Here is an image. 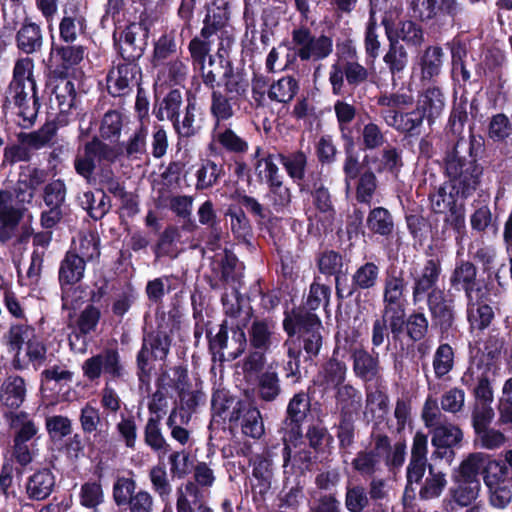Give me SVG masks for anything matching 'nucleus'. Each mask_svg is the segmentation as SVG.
Instances as JSON below:
<instances>
[{"instance_id": "423d86ee", "label": "nucleus", "mask_w": 512, "mask_h": 512, "mask_svg": "<svg viewBox=\"0 0 512 512\" xmlns=\"http://www.w3.org/2000/svg\"><path fill=\"white\" fill-rule=\"evenodd\" d=\"M24 184L23 176H19L13 192L0 189V244L8 243L15 236L24 217L25 209L18 205L30 204L35 197Z\"/></svg>"}, {"instance_id": "20e7f679", "label": "nucleus", "mask_w": 512, "mask_h": 512, "mask_svg": "<svg viewBox=\"0 0 512 512\" xmlns=\"http://www.w3.org/2000/svg\"><path fill=\"white\" fill-rule=\"evenodd\" d=\"M56 133V124L46 122L35 131L18 133L17 142H6L0 135V171L20 162H30L33 151L49 146Z\"/></svg>"}, {"instance_id": "f704fd0d", "label": "nucleus", "mask_w": 512, "mask_h": 512, "mask_svg": "<svg viewBox=\"0 0 512 512\" xmlns=\"http://www.w3.org/2000/svg\"><path fill=\"white\" fill-rule=\"evenodd\" d=\"M213 133L214 143H210L208 149L211 153L218 155L217 145L229 154L241 156L248 152V142L239 136L231 127L222 126Z\"/></svg>"}, {"instance_id": "0e129e2a", "label": "nucleus", "mask_w": 512, "mask_h": 512, "mask_svg": "<svg viewBox=\"0 0 512 512\" xmlns=\"http://www.w3.org/2000/svg\"><path fill=\"white\" fill-rule=\"evenodd\" d=\"M225 175L223 164H217L211 159L202 160V163L196 171V185L198 191H203L217 185Z\"/></svg>"}, {"instance_id": "c85d7f7f", "label": "nucleus", "mask_w": 512, "mask_h": 512, "mask_svg": "<svg viewBox=\"0 0 512 512\" xmlns=\"http://www.w3.org/2000/svg\"><path fill=\"white\" fill-rule=\"evenodd\" d=\"M425 117L420 112L419 108L415 107L410 110H390L387 116V124L394 128L405 137L417 138L422 133V127Z\"/></svg>"}, {"instance_id": "ddd939ff", "label": "nucleus", "mask_w": 512, "mask_h": 512, "mask_svg": "<svg viewBox=\"0 0 512 512\" xmlns=\"http://www.w3.org/2000/svg\"><path fill=\"white\" fill-rule=\"evenodd\" d=\"M171 343V336L166 331L157 329L144 334L141 348L136 355V374L141 383L150 380L152 371L150 359L165 360Z\"/></svg>"}, {"instance_id": "e433bc0d", "label": "nucleus", "mask_w": 512, "mask_h": 512, "mask_svg": "<svg viewBox=\"0 0 512 512\" xmlns=\"http://www.w3.org/2000/svg\"><path fill=\"white\" fill-rule=\"evenodd\" d=\"M64 16L59 23L60 43H74L80 34L85 33L87 21L76 5L64 9Z\"/></svg>"}, {"instance_id": "de8ad7c7", "label": "nucleus", "mask_w": 512, "mask_h": 512, "mask_svg": "<svg viewBox=\"0 0 512 512\" xmlns=\"http://www.w3.org/2000/svg\"><path fill=\"white\" fill-rule=\"evenodd\" d=\"M197 214L199 223L207 226L209 230L205 240L207 247L211 250L216 249L222 239V228L220 221L217 219L213 202L211 200L203 202L198 208Z\"/></svg>"}, {"instance_id": "cd10ccee", "label": "nucleus", "mask_w": 512, "mask_h": 512, "mask_svg": "<svg viewBox=\"0 0 512 512\" xmlns=\"http://www.w3.org/2000/svg\"><path fill=\"white\" fill-rule=\"evenodd\" d=\"M345 159L343 162V174L344 181L349 186L352 181H356V177L359 176L360 172L366 169H372V166L380 167L381 155L376 153L364 152L362 160H360V153L362 151L357 150V141H353V147L351 150L347 149V146L343 147Z\"/></svg>"}, {"instance_id": "a211bd4d", "label": "nucleus", "mask_w": 512, "mask_h": 512, "mask_svg": "<svg viewBox=\"0 0 512 512\" xmlns=\"http://www.w3.org/2000/svg\"><path fill=\"white\" fill-rule=\"evenodd\" d=\"M82 372L90 382L98 380L102 373L116 380L124 377L125 368L118 349L107 347L100 353L87 358L82 364Z\"/></svg>"}, {"instance_id": "473e14b6", "label": "nucleus", "mask_w": 512, "mask_h": 512, "mask_svg": "<svg viewBox=\"0 0 512 512\" xmlns=\"http://www.w3.org/2000/svg\"><path fill=\"white\" fill-rule=\"evenodd\" d=\"M251 161L257 183L267 185L278 178H283L277 165L278 153L264 151L261 146H256L251 154Z\"/></svg>"}, {"instance_id": "0eeeda50", "label": "nucleus", "mask_w": 512, "mask_h": 512, "mask_svg": "<svg viewBox=\"0 0 512 512\" xmlns=\"http://www.w3.org/2000/svg\"><path fill=\"white\" fill-rule=\"evenodd\" d=\"M153 25L151 15L144 9L137 20L128 21L120 30L113 31L114 46L123 60L138 61L144 55Z\"/></svg>"}, {"instance_id": "13d9d810", "label": "nucleus", "mask_w": 512, "mask_h": 512, "mask_svg": "<svg viewBox=\"0 0 512 512\" xmlns=\"http://www.w3.org/2000/svg\"><path fill=\"white\" fill-rule=\"evenodd\" d=\"M357 141V150L362 152H373L380 149L387 142L382 128L375 122L364 124L362 129L355 135Z\"/></svg>"}, {"instance_id": "f3484780", "label": "nucleus", "mask_w": 512, "mask_h": 512, "mask_svg": "<svg viewBox=\"0 0 512 512\" xmlns=\"http://www.w3.org/2000/svg\"><path fill=\"white\" fill-rule=\"evenodd\" d=\"M450 287L456 292H463L465 300L492 289L490 281L478 278V269L470 260L456 259L449 276Z\"/></svg>"}, {"instance_id": "3c124183", "label": "nucleus", "mask_w": 512, "mask_h": 512, "mask_svg": "<svg viewBox=\"0 0 512 512\" xmlns=\"http://www.w3.org/2000/svg\"><path fill=\"white\" fill-rule=\"evenodd\" d=\"M182 281L178 275L169 274L148 280L145 286L147 300L152 305H161L166 293L177 290Z\"/></svg>"}, {"instance_id": "7ed1b4c3", "label": "nucleus", "mask_w": 512, "mask_h": 512, "mask_svg": "<svg viewBox=\"0 0 512 512\" xmlns=\"http://www.w3.org/2000/svg\"><path fill=\"white\" fill-rule=\"evenodd\" d=\"M7 92L19 109L18 115L22 118L21 126L31 127L36 121L41 106L31 60L21 59L15 63Z\"/></svg>"}, {"instance_id": "f257e3e1", "label": "nucleus", "mask_w": 512, "mask_h": 512, "mask_svg": "<svg viewBox=\"0 0 512 512\" xmlns=\"http://www.w3.org/2000/svg\"><path fill=\"white\" fill-rule=\"evenodd\" d=\"M486 151L485 138L469 126L468 138L459 137L443 157L445 183L457 188L461 199L471 197L480 187L484 166L479 162Z\"/></svg>"}, {"instance_id": "6e6552de", "label": "nucleus", "mask_w": 512, "mask_h": 512, "mask_svg": "<svg viewBox=\"0 0 512 512\" xmlns=\"http://www.w3.org/2000/svg\"><path fill=\"white\" fill-rule=\"evenodd\" d=\"M311 414V398L307 392L300 390L288 401L283 420V449L282 457L286 467L292 456L291 446L297 447L302 443L303 424Z\"/></svg>"}, {"instance_id": "1a4fd4ad", "label": "nucleus", "mask_w": 512, "mask_h": 512, "mask_svg": "<svg viewBox=\"0 0 512 512\" xmlns=\"http://www.w3.org/2000/svg\"><path fill=\"white\" fill-rule=\"evenodd\" d=\"M442 274V260L438 256L432 255L422 263L410 267L411 300L414 306L445 293V290L440 288Z\"/></svg>"}, {"instance_id": "6e6d98bb", "label": "nucleus", "mask_w": 512, "mask_h": 512, "mask_svg": "<svg viewBox=\"0 0 512 512\" xmlns=\"http://www.w3.org/2000/svg\"><path fill=\"white\" fill-rule=\"evenodd\" d=\"M407 282L401 269L389 268L383 281L382 303L386 301H406Z\"/></svg>"}, {"instance_id": "aec40b11", "label": "nucleus", "mask_w": 512, "mask_h": 512, "mask_svg": "<svg viewBox=\"0 0 512 512\" xmlns=\"http://www.w3.org/2000/svg\"><path fill=\"white\" fill-rule=\"evenodd\" d=\"M292 42L298 46L297 56L302 61L323 60L333 51L332 38L321 34L319 37L312 35L310 29L305 26L293 29Z\"/></svg>"}, {"instance_id": "bb28decb", "label": "nucleus", "mask_w": 512, "mask_h": 512, "mask_svg": "<svg viewBox=\"0 0 512 512\" xmlns=\"http://www.w3.org/2000/svg\"><path fill=\"white\" fill-rule=\"evenodd\" d=\"M491 290L466 299L467 321L471 329L484 331L495 318L494 310L489 304Z\"/></svg>"}, {"instance_id": "5fc2aeb1", "label": "nucleus", "mask_w": 512, "mask_h": 512, "mask_svg": "<svg viewBox=\"0 0 512 512\" xmlns=\"http://www.w3.org/2000/svg\"><path fill=\"white\" fill-rule=\"evenodd\" d=\"M26 397V383L19 375L8 376L2 384L0 400L2 404L11 409H18Z\"/></svg>"}, {"instance_id": "39448f33", "label": "nucleus", "mask_w": 512, "mask_h": 512, "mask_svg": "<svg viewBox=\"0 0 512 512\" xmlns=\"http://www.w3.org/2000/svg\"><path fill=\"white\" fill-rule=\"evenodd\" d=\"M299 191L310 195L313 216L308 217V233L316 237L331 233L337 217V197L325 186L321 177L313 178Z\"/></svg>"}, {"instance_id": "603ef678", "label": "nucleus", "mask_w": 512, "mask_h": 512, "mask_svg": "<svg viewBox=\"0 0 512 512\" xmlns=\"http://www.w3.org/2000/svg\"><path fill=\"white\" fill-rule=\"evenodd\" d=\"M80 205L94 221L101 220L111 208V199L102 188L86 191L80 197Z\"/></svg>"}, {"instance_id": "69168bd1", "label": "nucleus", "mask_w": 512, "mask_h": 512, "mask_svg": "<svg viewBox=\"0 0 512 512\" xmlns=\"http://www.w3.org/2000/svg\"><path fill=\"white\" fill-rule=\"evenodd\" d=\"M447 185V183H443L438 187L436 193L429 195L431 208L435 214H442L459 207V204H465V200L461 199V194L457 193V188L450 186L448 192Z\"/></svg>"}, {"instance_id": "7c9ffc66", "label": "nucleus", "mask_w": 512, "mask_h": 512, "mask_svg": "<svg viewBox=\"0 0 512 512\" xmlns=\"http://www.w3.org/2000/svg\"><path fill=\"white\" fill-rule=\"evenodd\" d=\"M86 270V260L76 252L68 250L60 261L58 270V281L61 290L64 292L72 286L81 282Z\"/></svg>"}, {"instance_id": "dca6fc26", "label": "nucleus", "mask_w": 512, "mask_h": 512, "mask_svg": "<svg viewBox=\"0 0 512 512\" xmlns=\"http://www.w3.org/2000/svg\"><path fill=\"white\" fill-rule=\"evenodd\" d=\"M211 275H206L205 280L211 290L226 289L230 285L234 287L240 284L243 277L244 265L239 261L234 252L224 249L223 254H218L211 262Z\"/></svg>"}, {"instance_id": "b1692460", "label": "nucleus", "mask_w": 512, "mask_h": 512, "mask_svg": "<svg viewBox=\"0 0 512 512\" xmlns=\"http://www.w3.org/2000/svg\"><path fill=\"white\" fill-rule=\"evenodd\" d=\"M124 61L110 69L106 75L107 91L114 98L128 95L132 90L131 83L137 75H141L137 61Z\"/></svg>"}, {"instance_id": "a878e982", "label": "nucleus", "mask_w": 512, "mask_h": 512, "mask_svg": "<svg viewBox=\"0 0 512 512\" xmlns=\"http://www.w3.org/2000/svg\"><path fill=\"white\" fill-rule=\"evenodd\" d=\"M351 359L355 377L363 381L364 384L383 382L378 353L373 355L363 347L354 348L351 351Z\"/></svg>"}, {"instance_id": "774afa93", "label": "nucleus", "mask_w": 512, "mask_h": 512, "mask_svg": "<svg viewBox=\"0 0 512 512\" xmlns=\"http://www.w3.org/2000/svg\"><path fill=\"white\" fill-rule=\"evenodd\" d=\"M282 392L278 371L270 364L265 371L258 376V397L265 402L276 400Z\"/></svg>"}, {"instance_id": "e2e57ef3", "label": "nucleus", "mask_w": 512, "mask_h": 512, "mask_svg": "<svg viewBox=\"0 0 512 512\" xmlns=\"http://www.w3.org/2000/svg\"><path fill=\"white\" fill-rule=\"evenodd\" d=\"M123 114L114 109L108 110L102 117L99 125L100 140L108 144L119 143L123 129Z\"/></svg>"}, {"instance_id": "58836bf2", "label": "nucleus", "mask_w": 512, "mask_h": 512, "mask_svg": "<svg viewBox=\"0 0 512 512\" xmlns=\"http://www.w3.org/2000/svg\"><path fill=\"white\" fill-rule=\"evenodd\" d=\"M416 106L423 114L429 126H432L439 118L445 107L443 91L437 87H429L418 96Z\"/></svg>"}, {"instance_id": "864d4df0", "label": "nucleus", "mask_w": 512, "mask_h": 512, "mask_svg": "<svg viewBox=\"0 0 512 512\" xmlns=\"http://www.w3.org/2000/svg\"><path fill=\"white\" fill-rule=\"evenodd\" d=\"M102 312L100 308L93 304H87L78 314L73 328V335L76 339L85 338L91 336L96 332L97 327L100 323Z\"/></svg>"}, {"instance_id": "09e8293b", "label": "nucleus", "mask_w": 512, "mask_h": 512, "mask_svg": "<svg viewBox=\"0 0 512 512\" xmlns=\"http://www.w3.org/2000/svg\"><path fill=\"white\" fill-rule=\"evenodd\" d=\"M275 325L271 319L254 317L247 328L249 349L269 350Z\"/></svg>"}, {"instance_id": "2f4dec72", "label": "nucleus", "mask_w": 512, "mask_h": 512, "mask_svg": "<svg viewBox=\"0 0 512 512\" xmlns=\"http://www.w3.org/2000/svg\"><path fill=\"white\" fill-rule=\"evenodd\" d=\"M78 420L87 442H90L91 435H93L94 443L107 442L108 423L105 424L106 428H103L100 410L97 407L90 402L85 403L80 409Z\"/></svg>"}, {"instance_id": "338daca9", "label": "nucleus", "mask_w": 512, "mask_h": 512, "mask_svg": "<svg viewBox=\"0 0 512 512\" xmlns=\"http://www.w3.org/2000/svg\"><path fill=\"white\" fill-rule=\"evenodd\" d=\"M80 505L89 512H100V506L105 502V493L99 480L84 482L78 493Z\"/></svg>"}, {"instance_id": "79ce46f5", "label": "nucleus", "mask_w": 512, "mask_h": 512, "mask_svg": "<svg viewBox=\"0 0 512 512\" xmlns=\"http://www.w3.org/2000/svg\"><path fill=\"white\" fill-rule=\"evenodd\" d=\"M502 343L498 340H488L484 344V348H477L475 353L471 355L469 367H473L475 371H485L486 374L498 368L497 363L501 356Z\"/></svg>"}, {"instance_id": "8fccbe9b", "label": "nucleus", "mask_w": 512, "mask_h": 512, "mask_svg": "<svg viewBox=\"0 0 512 512\" xmlns=\"http://www.w3.org/2000/svg\"><path fill=\"white\" fill-rule=\"evenodd\" d=\"M16 45L27 55L40 51L43 45L41 27L26 18L16 33Z\"/></svg>"}, {"instance_id": "ea45409f", "label": "nucleus", "mask_w": 512, "mask_h": 512, "mask_svg": "<svg viewBox=\"0 0 512 512\" xmlns=\"http://www.w3.org/2000/svg\"><path fill=\"white\" fill-rule=\"evenodd\" d=\"M445 62V53L439 45H428L420 53L418 65L422 81H434L442 72Z\"/></svg>"}, {"instance_id": "4d7b16f0", "label": "nucleus", "mask_w": 512, "mask_h": 512, "mask_svg": "<svg viewBox=\"0 0 512 512\" xmlns=\"http://www.w3.org/2000/svg\"><path fill=\"white\" fill-rule=\"evenodd\" d=\"M196 106L195 98L188 97L182 120H180L179 115L176 116V120L170 121L179 140L190 139L200 132L201 126L196 124Z\"/></svg>"}, {"instance_id": "f8f14e48", "label": "nucleus", "mask_w": 512, "mask_h": 512, "mask_svg": "<svg viewBox=\"0 0 512 512\" xmlns=\"http://www.w3.org/2000/svg\"><path fill=\"white\" fill-rule=\"evenodd\" d=\"M407 301H386L383 303L381 317L374 320L372 325L371 343L373 347L383 345L389 334L393 341L400 340L402 327L406 323Z\"/></svg>"}, {"instance_id": "2eb2a0df", "label": "nucleus", "mask_w": 512, "mask_h": 512, "mask_svg": "<svg viewBox=\"0 0 512 512\" xmlns=\"http://www.w3.org/2000/svg\"><path fill=\"white\" fill-rule=\"evenodd\" d=\"M137 483L133 478L119 476L113 483L112 499L116 507L126 512H152L153 497L143 489L136 490Z\"/></svg>"}, {"instance_id": "412c9836", "label": "nucleus", "mask_w": 512, "mask_h": 512, "mask_svg": "<svg viewBox=\"0 0 512 512\" xmlns=\"http://www.w3.org/2000/svg\"><path fill=\"white\" fill-rule=\"evenodd\" d=\"M373 448L360 450L352 459L351 466L364 479L375 477L380 471L383 452L390 448V438L383 433H371Z\"/></svg>"}, {"instance_id": "4be33fe9", "label": "nucleus", "mask_w": 512, "mask_h": 512, "mask_svg": "<svg viewBox=\"0 0 512 512\" xmlns=\"http://www.w3.org/2000/svg\"><path fill=\"white\" fill-rule=\"evenodd\" d=\"M431 433V444L434 448L431 460H445L450 464L455 457L454 449L460 446L463 439L462 430L452 424H439Z\"/></svg>"}, {"instance_id": "72a5a7b5", "label": "nucleus", "mask_w": 512, "mask_h": 512, "mask_svg": "<svg viewBox=\"0 0 512 512\" xmlns=\"http://www.w3.org/2000/svg\"><path fill=\"white\" fill-rule=\"evenodd\" d=\"M429 320L424 308L419 307L408 314L406 323L402 327V335L405 334L413 343H419L417 350L421 354H424L428 348L423 340L427 337L431 328Z\"/></svg>"}, {"instance_id": "9b49d317", "label": "nucleus", "mask_w": 512, "mask_h": 512, "mask_svg": "<svg viewBox=\"0 0 512 512\" xmlns=\"http://www.w3.org/2000/svg\"><path fill=\"white\" fill-rule=\"evenodd\" d=\"M482 475L490 492V504L498 509L506 508L512 501V471L506 462L486 455Z\"/></svg>"}, {"instance_id": "37998d69", "label": "nucleus", "mask_w": 512, "mask_h": 512, "mask_svg": "<svg viewBox=\"0 0 512 512\" xmlns=\"http://www.w3.org/2000/svg\"><path fill=\"white\" fill-rule=\"evenodd\" d=\"M205 8L206 14L203 19L200 36L204 39H209L227 26L230 19V10L227 2L221 5H216L213 2L211 5L207 4Z\"/></svg>"}, {"instance_id": "4468645a", "label": "nucleus", "mask_w": 512, "mask_h": 512, "mask_svg": "<svg viewBox=\"0 0 512 512\" xmlns=\"http://www.w3.org/2000/svg\"><path fill=\"white\" fill-rule=\"evenodd\" d=\"M431 321V329L435 331L440 340L455 338L459 332L458 312L453 298L443 293L425 302Z\"/></svg>"}, {"instance_id": "a19ab883", "label": "nucleus", "mask_w": 512, "mask_h": 512, "mask_svg": "<svg viewBox=\"0 0 512 512\" xmlns=\"http://www.w3.org/2000/svg\"><path fill=\"white\" fill-rule=\"evenodd\" d=\"M334 391L339 416H358L363 403L361 391L351 383H346Z\"/></svg>"}, {"instance_id": "49530a36", "label": "nucleus", "mask_w": 512, "mask_h": 512, "mask_svg": "<svg viewBox=\"0 0 512 512\" xmlns=\"http://www.w3.org/2000/svg\"><path fill=\"white\" fill-rule=\"evenodd\" d=\"M334 112L340 131V137L343 142V147L347 146V149L351 150L353 147V141L356 140V138L354 129L350 126V123L356 117V107L344 100H337L334 103Z\"/></svg>"}, {"instance_id": "393cba45", "label": "nucleus", "mask_w": 512, "mask_h": 512, "mask_svg": "<svg viewBox=\"0 0 512 512\" xmlns=\"http://www.w3.org/2000/svg\"><path fill=\"white\" fill-rule=\"evenodd\" d=\"M381 24L385 28V33L389 41V49L383 57V61L389 68L392 80L401 79L402 74L408 64V54L403 45L393 35V22L386 15L382 18Z\"/></svg>"}, {"instance_id": "6ab92c4d", "label": "nucleus", "mask_w": 512, "mask_h": 512, "mask_svg": "<svg viewBox=\"0 0 512 512\" xmlns=\"http://www.w3.org/2000/svg\"><path fill=\"white\" fill-rule=\"evenodd\" d=\"M86 47L79 44L56 43L52 41L49 54V68L54 78L65 80L84 59Z\"/></svg>"}, {"instance_id": "9d476101", "label": "nucleus", "mask_w": 512, "mask_h": 512, "mask_svg": "<svg viewBox=\"0 0 512 512\" xmlns=\"http://www.w3.org/2000/svg\"><path fill=\"white\" fill-rule=\"evenodd\" d=\"M380 267L372 261L359 265L351 275V281L345 278L336 279V297L339 301L353 299L358 309L365 308L370 290H373L379 281Z\"/></svg>"}, {"instance_id": "052dcab7", "label": "nucleus", "mask_w": 512, "mask_h": 512, "mask_svg": "<svg viewBox=\"0 0 512 512\" xmlns=\"http://www.w3.org/2000/svg\"><path fill=\"white\" fill-rule=\"evenodd\" d=\"M316 266L318 271L327 276L337 278H345L346 273L343 272L344 256L333 249H325L317 254Z\"/></svg>"}, {"instance_id": "bf43d9fd", "label": "nucleus", "mask_w": 512, "mask_h": 512, "mask_svg": "<svg viewBox=\"0 0 512 512\" xmlns=\"http://www.w3.org/2000/svg\"><path fill=\"white\" fill-rule=\"evenodd\" d=\"M179 57L178 45L173 32L163 33L153 45L151 64L153 68H158L167 61Z\"/></svg>"}, {"instance_id": "a18cd8bd", "label": "nucleus", "mask_w": 512, "mask_h": 512, "mask_svg": "<svg viewBox=\"0 0 512 512\" xmlns=\"http://www.w3.org/2000/svg\"><path fill=\"white\" fill-rule=\"evenodd\" d=\"M339 348L335 347L331 358L326 360L318 373L320 385L336 389L345 383L347 375V365L345 362L339 360L336 355Z\"/></svg>"}, {"instance_id": "c9c22d12", "label": "nucleus", "mask_w": 512, "mask_h": 512, "mask_svg": "<svg viewBox=\"0 0 512 512\" xmlns=\"http://www.w3.org/2000/svg\"><path fill=\"white\" fill-rule=\"evenodd\" d=\"M462 384L473 394L474 398L484 406L493 402V389L489 374L468 367L461 377Z\"/></svg>"}, {"instance_id": "c03bdc74", "label": "nucleus", "mask_w": 512, "mask_h": 512, "mask_svg": "<svg viewBox=\"0 0 512 512\" xmlns=\"http://www.w3.org/2000/svg\"><path fill=\"white\" fill-rule=\"evenodd\" d=\"M278 162L283 166L289 178L298 185L299 190H301L302 185H308L310 183V181H304L308 165V157L304 151L279 152Z\"/></svg>"}, {"instance_id": "f03ea898", "label": "nucleus", "mask_w": 512, "mask_h": 512, "mask_svg": "<svg viewBox=\"0 0 512 512\" xmlns=\"http://www.w3.org/2000/svg\"><path fill=\"white\" fill-rule=\"evenodd\" d=\"M148 127L145 123L134 131L127 141L110 145L103 142L97 135L87 141L83 146V155L74 159L75 172L86 180H90L98 165L114 164L121 158L137 159L138 155L146 152V139Z\"/></svg>"}, {"instance_id": "4c0bfd02", "label": "nucleus", "mask_w": 512, "mask_h": 512, "mask_svg": "<svg viewBox=\"0 0 512 512\" xmlns=\"http://www.w3.org/2000/svg\"><path fill=\"white\" fill-rule=\"evenodd\" d=\"M56 486V477L49 468H42L35 471L28 477L26 483V493L30 500H46L54 491Z\"/></svg>"}, {"instance_id": "680f3d73", "label": "nucleus", "mask_w": 512, "mask_h": 512, "mask_svg": "<svg viewBox=\"0 0 512 512\" xmlns=\"http://www.w3.org/2000/svg\"><path fill=\"white\" fill-rule=\"evenodd\" d=\"M468 120V98L467 92L464 89V92L460 95L459 98L455 96L453 99L452 107L447 121V128L453 135L458 136L457 138L464 137L463 131Z\"/></svg>"}, {"instance_id": "5701e85b", "label": "nucleus", "mask_w": 512, "mask_h": 512, "mask_svg": "<svg viewBox=\"0 0 512 512\" xmlns=\"http://www.w3.org/2000/svg\"><path fill=\"white\" fill-rule=\"evenodd\" d=\"M283 330L289 338L308 335L316 330H323L320 317L309 309L293 307L284 312Z\"/></svg>"}, {"instance_id": "c756f323", "label": "nucleus", "mask_w": 512, "mask_h": 512, "mask_svg": "<svg viewBox=\"0 0 512 512\" xmlns=\"http://www.w3.org/2000/svg\"><path fill=\"white\" fill-rule=\"evenodd\" d=\"M367 236L390 242L395 234L396 224L392 213L383 206L370 208L366 216Z\"/></svg>"}]
</instances>
